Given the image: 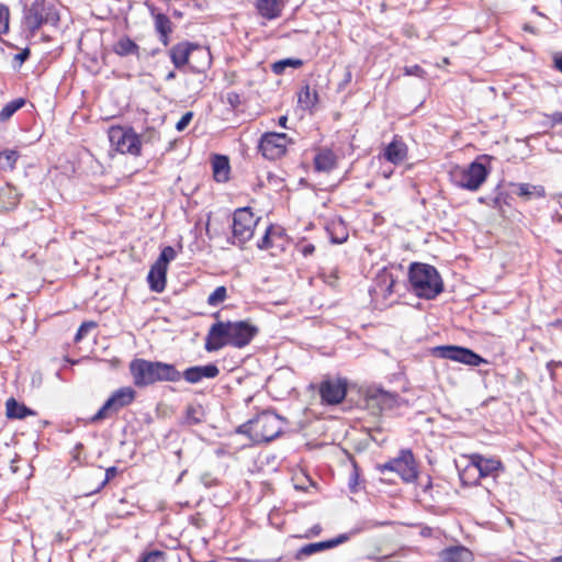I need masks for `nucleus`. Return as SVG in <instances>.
<instances>
[{"instance_id":"obj_33","label":"nucleus","mask_w":562,"mask_h":562,"mask_svg":"<svg viewBox=\"0 0 562 562\" xmlns=\"http://www.w3.org/2000/svg\"><path fill=\"white\" fill-rule=\"evenodd\" d=\"M203 415L201 405H189L186 409L187 422L191 425L201 423L203 420Z\"/></svg>"},{"instance_id":"obj_12","label":"nucleus","mask_w":562,"mask_h":562,"mask_svg":"<svg viewBox=\"0 0 562 562\" xmlns=\"http://www.w3.org/2000/svg\"><path fill=\"white\" fill-rule=\"evenodd\" d=\"M382 473L395 472L405 482H413L417 479V465L411 450H401L398 457L379 465Z\"/></svg>"},{"instance_id":"obj_24","label":"nucleus","mask_w":562,"mask_h":562,"mask_svg":"<svg viewBox=\"0 0 562 562\" xmlns=\"http://www.w3.org/2000/svg\"><path fill=\"white\" fill-rule=\"evenodd\" d=\"M337 158L333 150L321 149L314 157V166L317 171L329 172L336 167Z\"/></svg>"},{"instance_id":"obj_25","label":"nucleus","mask_w":562,"mask_h":562,"mask_svg":"<svg viewBox=\"0 0 562 562\" xmlns=\"http://www.w3.org/2000/svg\"><path fill=\"white\" fill-rule=\"evenodd\" d=\"M373 400L376 401L381 409H392L394 407L400 406L401 404V398L397 394L390 393L383 390H378L373 395Z\"/></svg>"},{"instance_id":"obj_57","label":"nucleus","mask_w":562,"mask_h":562,"mask_svg":"<svg viewBox=\"0 0 562 562\" xmlns=\"http://www.w3.org/2000/svg\"><path fill=\"white\" fill-rule=\"evenodd\" d=\"M391 175H392V171L383 172V176H384V178H386V179H387V178H390V177H391Z\"/></svg>"},{"instance_id":"obj_17","label":"nucleus","mask_w":562,"mask_h":562,"mask_svg":"<svg viewBox=\"0 0 562 562\" xmlns=\"http://www.w3.org/2000/svg\"><path fill=\"white\" fill-rule=\"evenodd\" d=\"M220 374V369L214 363H209L206 366H195L190 367L181 373V378H183L188 383L195 384L201 382L203 379H214Z\"/></svg>"},{"instance_id":"obj_13","label":"nucleus","mask_w":562,"mask_h":562,"mask_svg":"<svg viewBox=\"0 0 562 562\" xmlns=\"http://www.w3.org/2000/svg\"><path fill=\"white\" fill-rule=\"evenodd\" d=\"M289 144V138L284 133H266L261 136L259 142V150L262 156L270 160L281 158Z\"/></svg>"},{"instance_id":"obj_14","label":"nucleus","mask_w":562,"mask_h":562,"mask_svg":"<svg viewBox=\"0 0 562 562\" xmlns=\"http://www.w3.org/2000/svg\"><path fill=\"white\" fill-rule=\"evenodd\" d=\"M470 463L465 469V472L469 471H477V479L494 476L501 470H503V464L498 459L495 458H485L482 454L473 453L469 457Z\"/></svg>"},{"instance_id":"obj_16","label":"nucleus","mask_w":562,"mask_h":562,"mask_svg":"<svg viewBox=\"0 0 562 562\" xmlns=\"http://www.w3.org/2000/svg\"><path fill=\"white\" fill-rule=\"evenodd\" d=\"M348 540H349V535L341 533L334 539H329V540L321 541V542L307 543L297 550V552L295 553V559L302 560L305 557H310V555L318 553L321 551L335 548Z\"/></svg>"},{"instance_id":"obj_32","label":"nucleus","mask_w":562,"mask_h":562,"mask_svg":"<svg viewBox=\"0 0 562 562\" xmlns=\"http://www.w3.org/2000/svg\"><path fill=\"white\" fill-rule=\"evenodd\" d=\"M25 104V99L18 98L8 102L0 111V121H8L18 110Z\"/></svg>"},{"instance_id":"obj_49","label":"nucleus","mask_w":562,"mask_h":562,"mask_svg":"<svg viewBox=\"0 0 562 562\" xmlns=\"http://www.w3.org/2000/svg\"><path fill=\"white\" fill-rule=\"evenodd\" d=\"M403 33L407 36V37H412L414 35V29L413 26H404L403 29Z\"/></svg>"},{"instance_id":"obj_37","label":"nucleus","mask_w":562,"mask_h":562,"mask_svg":"<svg viewBox=\"0 0 562 562\" xmlns=\"http://www.w3.org/2000/svg\"><path fill=\"white\" fill-rule=\"evenodd\" d=\"M165 561V552L160 550H154L149 552H145L137 562H164Z\"/></svg>"},{"instance_id":"obj_6","label":"nucleus","mask_w":562,"mask_h":562,"mask_svg":"<svg viewBox=\"0 0 562 562\" xmlns=\"http://www.w3.org/2000/svg\"><path fill=\"white\" fill-rule=\"evenodd\" d=\"M59 13L52 2H31L24 9V26L33 35L43 24H56Z\"/></svg>"},{"instance_id":"obj_39","label":"nucleus","mask_w":562,"mask_h":562,"mask_svg":"<svg viewBox=\"0 0 562 562\" xmlns=\"http://www.w3.org/2000/svg\"><path fill=\"white\" fill-rule=\"evenodd\" d=\"M116 473L117 469L115 467L106 469L104 479L98 484V486L93 491L87 493V495L101 491L108 484V482L116 475Z\"/></svg>"},{"instance_id":"obj_51","label":"nucleus","mask_w":562,"mask_h":562,"mask_svg":"<svg viewBox=\"0 0 562 562\" xmlns=\"http://www.w3.org/2000/svg\"><path fill=\"white\" fill-rule=\"evenodd\" d=\"M322 531V527L319 525H315L314 527L311 528L310 532L311 535H314V536H317L319 535Z\"/></svg>"},{"instance_id":"obj_19","label":"nucleus","mask_w":562,"mask_h":562,"mask_svg":"<svg viewBox=\"0 0 562 562\" xmlns=\"http://www.w3.org/2000/svg\"><path fill=\"white\" fill-rule=\"evenodd\" d=\"M442 562H471L472 552L463 546H452L440 551Z\"/></svg>"},{"instance_id":"obj_30","label":"nucleus","mask_w":562,"mask_h":562,"mask_svg":"<svg viewBox=\"0 0 562 562\" xmlns=\"http://www.w3.org/2000/svg\"><path fill=\"white\" fill-rule=\"evenodd\" d=\"M20 155L16 150L8 149L0 151V170L12 171L15 168V164Z\"/></svg>"},{"instance_id":"obj_40","label":"nucleus","mask_w":562,"mask_h":562,"mask_svg":"<svg viewBox=\"0 0 562 562\" xmlns=\"http://www.w3.org/2000/svg\"><path fill=\"white\" fill-rule=\"evenodd\" d=\"M95 326L94 322H83L77 330L75 341H80Z\"/></svg>"},{"instance_id":"obj_34","label":"nucleus","mask_w":562,"mask_h":562,"mask_svg":"<svg viewBox=\"0 0 562 562\" xmlns=\"http://www.w3.org/2000/svg\"><path fill=\"white\" fill-rule=\"evenodd\" d=\"M227 297V289L224 285L217 286L207 297L210 306H218Z\"/></svg>"},{"instance_id":"obj_1","label":"nucleus","mask_w":562,"mask_h":562,"mask_svg":"<svg viewBox=\"0 0 562 562\" xmlns=\"http://www.w3.org/2000/svg\"><path fill=\"white\" fill-rule=\"evenodd\" d=\"M258 333L259 328L249 321H218L209 329L205 349L211 352L217 351L225 346L244 348L250 344Z\"/></svg>"},{"instance_id":"obj_4","label":"nucleus","mask_w":562,"mask_h":562,"mask_svg":"<svg viewBox=\"0 0 562 562\" xmlns=\"http://www.w3.org/2000/svg\"><path fill=\"white\" fill-rule=\"evenodd\" d=\"M408 280L414 293L422 299L432 300L443 291V282L439 272L427 263H412Z\"/></svg>"},{"instance_id":"obj_43","label":"nucleus","mask_w":562,"mask_h":562,"mask_svg":"<svg viewBox=\"0 0 562 562\" xmlns=\"http://www.w3.org/2000/svg\"><path fill=\"white\" fill-rule=\"evenodd\" d=\"M358 479H359L358 470L355 467L350 474L349 483H348L351 492H356L357 485H358Z\"/></svg>"},{"instance_id":"obj_60","label":"nucleus","mask_w":562,"mask_h":562,"mask_svg":"<svg viewBox=\"0 0 562 562\" xmlns=\"http://www.w3.org/2000/svg\"><path fill=\"white\" fill-rule=\"evenodd\" d=\"M557 220L561 222L562 221V215L557 216Z\"/></svg>"},{"instance_id":"obj_3","label":"nucleus","mask_w":562,"mask_h":562,"mask_svg":"<svg viewBox=\"0 0 562 562\" xmlns=\"http://www.w3.org/2000/svg\"><path fill=\"white\" fill-rule=\"evenodd\" d=\"M284 423L278 414L265 411L240 425L237 432L247 435L254 443L270 442L282 434Z\"/></svg>"},{"instance_id":"obj_5","label":"nucleus","mask_w":562,"mask_h":562,"mask_svg":"<svg viewBox=\"0 0 562 562\" xmlns=\"http://www.w3.org/2000/svg\"><path fill=\"white\" fill-rule=\"evenodd\" d=\"M194 55L201 57V61L199 64H191V69L194 72L205 71L211 66L212 61L211 53L207 48L190 42H181L172 46L169 50L170 59L178 69L190 64V58Z\"/></svg>"},{"instance_id":"obj_42","label":"nucleus","mask_w":562,"mask_h":562,"mask_svg":"<svg viewBox=\"0 0 562 562\" xmlns=\"http://www.w3.org/2000/svg\"><path fill=\"white\" fill-rule=\"evenodd\" d=\"M192 117H193V113L192 112H187L184 113L181 119L177 122L176 124V128L177 131L179 132H182L186 130V127L190 124V122L192 121Z\"/></svg>"},{"instance_id":"obj_62","label":"nucleus","mask_w":562,"mask_h":562,"mask_svg":"<svg viewBox=\"0 0 562 562\" xmlns=\"http://www.w3.org/2000/svg\"><path fill=\"white\" fill-rule=\"evenodd\" d=\"M381 8H382V11H383V10L385 9V4H384V3H382V4H381Z\"/></svg>"},{"instance_id":"obj_35","label":"nucleus","mask_w":562,"mask_h":562,"mask_svg":"<svg viewBox=\"0 0 562 562\" xmlns=\"http://www.w3.org/2000/svg\"><path fill=\"white\" fill-rule=\"evenodd\" d=\"M303 65V61L301 59L296 58H286L279 60L272 65V70L274 74H281L286 67H293L299 68Z\"/></svg>"},{"instance_id":"obj_23","label":"nucleus","mask_w":562,"mask_h":562,"mask_svg":"<svg viewBox=\"0 0 562 562\" xmlns=\"http://www.w3.org/2000/svg\"><path fill=\"white\" fill-rule=\"evenodd\" d=\"M20 203V193L11 184H4L0 188V209L10 211Z\"/></svg>"},{"instance_id":"obj_27","label":"nucleus","mask_w":562,"mask_h":562,"mask_svg":"<svg viewBox=\"0 0 562 562\" xmlns=\"http://www.w3.org/2000/svg\"><path fill=\"white\" fill-rule=\"evenodd\" d=\"M139 47L128 36L121 37L113 46V52L120 56L138 55Z\"/></svg>"},{"instance_id":"obj_8","label":"nucleus","mask_w":562,"mask_h":562,"mask_svg":"<svg viewBox=\"0 0 562 562\" xmlns=\"http://www.w3.org/2000/svg\"><path fill=\"white\" fill-rule=\"evenodd\" d=\"M260 217H256L250 207H239L233 214V239L234 244L245 245L254 236L255 228Z\"/></svg>"},{"instance_id":"obj_7","label":"nucleus","mask_w":562,"mask_h":562,"mask_svg":"<svg viewBox=\"0 0 562 562\" xmlns=\"http://www.w3.org/2000/svg\"><path fill=\"white\" fill-rule=\"evenodd\" d=\"M111 146L121 154L138 156L140 154L142 143L139 136L132 127L111 126L108 131Z\"/></svg>"},{"instance_id":"obj_53","label":"nucleus","mask_w":562,"mask_h":562,"mask_svg":"<svg viewBox=\"0 0 562 562\" xmlns=\"http://www.w3.org/2000/svg\"><path fill=\"white\" fill-rule=\"evenodd\" d=\"M201 61V57H199L198 55H194L193 57L190 58V65L191 64H199Z\"/></svg>"},{"instance_id":"obj_38","label":"nucleus","mask_w":562,"mask_h":562,"mask_svg":"<svg viewBox=\"0 0 562 562\" xmlns=\"http://www.w3.org/2000/svg\"><path fill=\"white\" fill-rule=\"evenodd\" d=\"M9 15L8 7L0 3V35L5 34L9 31Z\"/></svg>"},{"instance_id":"obj_29","label":"nucleus","mask_w":562,"mask_h":562,"mask_svg":"<svg viewBox=\"0 0 562 562\" xmlns=\"http://www.w3.org/2000/svg\"><path fill=\"white\" fill-rule=\"evenodd\" d=\"M282 4L283 2H257V10L263 18L272 20L280 15Z\"/></svg>"},{"instance_id":"obj_58","label":"nucleus","mask_w":562,"mask_h":562,"mask_svg":"<svg viewBox=\"0 0 562 562\" xmlns=\"http://www.w3.org/2000/svg\"><path fill=\"white\" fill-rule=\"evenodd\" d=\"M553 562H562V555L554 558Z\"/></svg>"},{"instance_id":"obj_50","label":"nucleus","mask_w":562,"mask_h":562,"mask_svg":"<svg viewBox=\"0 0 562 562\" xmlns=\"http://www.w3.org/2000/svg\"><path fill=\"white\" fill-rule=\"evenodd\" d=\"M347 239V234H344L342 236L340 237H335V236H331V240L335 243V244H342L344 241H346Z\"/></svg>"},{"instance_id":"obj_59","label":"nucleus","mask_w":562,"mask_h":562,"mask_svg":"<svg viewBox=\"0 0 562 562\" xmlns=\"http://www.w3.org/2000/svg\"><path fill=\"white\" fill-rule=\"evenodd\" d=\"M524 29H525L526 31H531V27H530V26H528V25H525V27H524Z\"/></svg>"},{"instance_id":"obj_15","label":"nucleus","mask_w":562,"mask_h":562,"mask_svg":"<svg viewBox=\"0 0 562 562\" xmlns=\"http://www.w3.org/2000/svg\"><path fill=\"white\" fill-rule=\"evenodd\" d=\"M319 393L323 402L335 405L339 404L346 396L347 383L341 379H329L322 382Z\"/></svg>"},{"instance_id":"obj_54","label":"nucleus","mask_w":562,"mask_h":562,"mask_svg":"<svg viewBox=\"0 0 562 562\" xmlns=\"http://www.w3.org/2000/svg\"><path fill=\"white\" fill-rule=\"evenodd\" d=\"M175 78H176V72H175V71H169V72L167 74V76H166V78H165V79H166L167 81H170V80H172V79H175Z\"/></svg>"},{"instance_id":"obj_20","label":"nucleus","mask_w":562,"mask_h":562,"mask_svg":"<svg viewBox=\"0 0 562 562\" xmlns=\"http://www.w3.org/2000/svg\"><path fill=\"white\" fill-rule=\"evenodd\" d=\"M167 268L160 263H154L148 272L147 281L151 291L160 293L166 286Z\"/></svg>"},{"instance_id":"obj_2","label":"nucleus","mask_w":562,"mask_h":562,"mask_svg":"<svg viewBox=\"0 0 562 562\" xmlns=\"http://www.w3.org/2000/svg\"><path fill=\"white\" fill-rule=\"evenodd\" d=\"M133 383L137 387H146L157 382H178L181 372L171 363L134 359L130 363Z\"/></svg>"},{"instance_id":"obj_9","label":"nucleus","mask_w":562,"mask_h":562,"mask_svg":"<svg viewBox=\"0 0 562 562\" xmlns=\"http://www.w3.org/2000/svg\"><path fill=\"white\" fill-rule=\"evenodd\" d=\"M451 176L458 187L476 191L485 182L488 169L479 160H475L467 168H457L452 171Z\"/></svg>"},{"instance_id":"obj_52","label":"nucleus","mask_w":562,"mask_h":562,"mask_svg":"<svg viewBox=\"0 0 562 562\" xmlns=\"http://www.w3.org/2000/svg\"><path fill=\"white\" fill-rule=\"evenodd\" d=\"M393 285H394V280L392 278H390V283L389 285L386 286V292L387 293H392L393 292Z\"/></svg>"},{"instance_id":"obj_31","label":"nucleus","mask_w":562,"mask_h":562,"mask_svg":"<svg viewBox=\"0 0 562 562\" xmlns=\"http://www.w3.org/2000/svg\"><path fill=\"white\" fill-rule=\"evenodd\" d=\"M317 99V92L307 85L299 92V103L303 109H312L316 104Z\"/></svg>"},{"instance_id":"obj_11","label":"nucleus","mask_w":562,"mask_h":562,"mask_svg":"<svg viewBox=\"0 0 562 562\" xmlns=\"http://www.w3.org/2000/svg\"><path fill=\"white\" fill-rule=\"evenodd\" d=\"M136 396V392L131 386H124L115 392L105 401L102 407L91 417V423H98L111 415L117 413L123 407L128 406Z\"/></svg>"},{"instance_id":"obj_18","label":"nucleus","mask_w":562,"mask_h":562,"mask_svg":"<svg viewBox=\"0 0 562 562\" xmlns=\"http://www.w3.org/2000/svg\"><path fill=\"white\" fill-rule=\"evenodd\" d=\"M407 145L398 136H395L393 140L384 148V158L394 164H402L407 157Z\"/></svg>"},{"instance_id":"obj_22","label":"nucleus","mask_w":562,"mask_h":562,"mask_svg":"<svg viewBox=\"0 0 562 562\" xmlns=\"http://www.w3.org/2000/svg\"><path fill=\"white\" fill-rule=\"evenodd\" d=\"M213 177L217 182H226L229 179L231 166L226 156L214 155L212 159Z\"/></svg>"},{"instance_id":"obj_21","label":"nucleus","mask_w":562,"mask_h":562,"mask_svg":"<svg viewBox=\"0 0 562 562\" xmlns=\"http://www.w3.org/2000/svg\"><path fill=\"white\" fill-rule=\"evenodd\" d=\"M36 413L18 402L14 397H10L5 402V416L9 419H24L27 416H34Z\"/></svg>"},{"instance_id":"obj_28","label":"nucleus","mask_w":562,"mask_h":562,"mask_svg":"<svg viewBox=\"0 0 562 562\" xmlns=\"http://www.w3.org/2000/svg\"><path fill=\"white\" fill-rule=\"evenodd\" d=\"M155 27L160 35V42L167 46L169 43V34L171 33V22L164 14H157L155 18Z\"/></svg>"},{"instance_id":"obj_36","label":"nucleus","mask_w":562,"mask_h":562,"mask_svg":"<svg viewBox=\"0 0 562 562\" xmlns=\"http://www.w3.org/2000/svg\"><path fill=\"white\" fill-rule=\"evenodd\" d=\"M176 258V250L171 246H166L162 248L157 261L155 263H160V266L166 267L170 261Z\"/></svg>"},{"instance_id":"obj_56","label":"nucleus","mask_w":562,"mask_h":562,"mask_svg":"<svg viewBox=\"0 0 562 562\" xmlns=\"http://www.w3.org/2000/svg\"><path fill=\"white\" fill-rule=\"evenodd\" d=\"M422 533H423L424 536H428V535H430V529H429V528H426V529H424V530L422 531Z\"/></svg>"},{"instance_id":"obj_45","label":"nucleus","mask_w":562,"mask_h":562,"mask_svg":"<svg viewBox=\"0 0 562 562\" xmlns=\"http://www.w3.org/2000/svg\"><path fill=\"white\" fill-rule=\"evenodd\" d=\"M30 57V49L24 48L22 52L16 54L14 56V59L18 60L20 64H23L27 58Z\"/></svg>"},{"instance_id":"obj_10","label":"nucleus","mask_w":562,"mask_h":562,"mask_svg":"<svg viewBox=\"0 0 562 562\" xmlns=\"http://www.w3.org/2000/svg\"><path fill=\"white\" fill-rule=\"evenodd\" d=\"M431 355L437 358L448 359L470 367H479L487 363L486 359L482 358L473 350L454 345L436 346L431 349Z\"/></svg>"},{"instance_id":"obj_26","label":"nucleus","mask_w":562,"mask_h":562,"mask_svg":"<svg viewBox=\"0 0 562 562\" xmlns=\"http://www.w3.org/2000/svg\"><path fill=\"white\" fill-rule=\"evenodd\" d=\"M517 191L516 194L525 200H530L532 198H544L546 190L542 186H535L530 183H518L516 184Z\"/></svg>"},{"instance_id":"obj_61","label":"nucleus","mask_w":562,"mask_h":562,"mask_svg":"<svg viewBox=\"0 0 562 562\" xmlns=\"http://www.w3.org/2000/svg\"><path fill=\"white\" fill-rule=\"evenodd\" d=\"M175 14L178 15V16H181V13L178 12V11H175Z\"/></svg>"},{"instance_id":"obj_46","label":"nucleus","mask_w":562,"mask_h":562,"mask_svg":"<svg viewBox=\"0 0 562 562\" xmlns=\"http://www.w3.org/2000/svg\"><path fill=\"white\" fill-rule=\"evenodd\" d=\"M315 247L312 244H307L302 248V254L306 257L314 252Z\"/></svg>"},{"instance_id":"obj_44","label":"nucleus","mask_w":562,"mask_h":562,"mask_svg":"<svg viewBox=\"0 0 562 562\" xmlns=\"http://www.w3.org/2000/svg\"><path fill=\"white\" fill-rule=\"evenodd\" d=\"M405 74L409 75V76L422 77L425 74V71L420 66L414 65V66L405 67Z\"/></svg>"},{"instance_id":"obj_41","label":"nucleus","mask_w":562,"mask_h":562,"mask_svg":"<svg viewBox=\"0 0 562 562\" xmlns=\"http://www.w3.org/2000/svg\"><path fill=\"white\" fill-rule=\"evenodd\" d=\"M272 226H268L265 231V235L262 236V238L257 243V247L259 249H269L271 247V239H270V234H271V231H272Z\"/></svg>"},{"instance_id":"obj_47","label":"nucleus","mask_w":562,"mask_h":562,"mask_svg":"<svg viewBox=\"0 0 562 562\" xmlns=\"http://www.w3.org/2000/svg\"><path fill=\"white\" fill-rule=\"evenodd\" d=\"M553 60L555 68L562 72V54H557Z\"/></svg>"},{"instance_id":"obj_55","label":"nucleus","mask_w":562,"mask_h":562,"mask_svg":"<svg viewBox=\"0 0 562 562\" xmlns=\"http://www.w3.org/2000/svg\"><path fill=\"white\" fill-rule=\"evenodd\" d=\"M286 121H288L286 116H281V117L279 119V124H280L281 126H285Z\"/></svg>"},{"instance_id":"obj_48","label":"nucleus","mask_w":562,"mask_h":562,"mask_svg":"<svg viewBox=\"0 0 562 562\" xmlns=\"http://www.w3.org/2000/svg\"><path fill=\"white\" fill-rule=\"evenodd\" d=\"M550 117L553 124L562 123V112H554Z\"/></svg>"}]
</instances>
